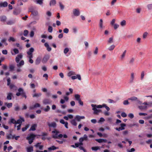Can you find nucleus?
Wrapping results in <instances>:
<instances>
[{
  "label": "nucleus",
  "instance_id": "nucleus-1",
  "mask_svg": "<svg viewBox=\"0 0 152 152\" xmlns=\"http://www.w3.org/2000/svg\"><path fill=\"white\" fill-rule=\"evenodd\" d=\"M85 118V117L84 116H80L79 115H77L75 116L74 119L71 120L70 122L72 125L76 126L77 124L76 122V121H80L81 119Z\"/></svg>",
  "mask_w": 152,
  "mask_h": 152
},
{
  "label": "nucleus",
  "instance_id": "nucleus-2",
  "mask_svg": "<svg viewBox=\"0 0 152 152\" xmlns=\"http://www.w3.org/2000/svg\"><path fill=\"white\" fill-rule=\"evenodd\" d=\"M91 106L92 107V110L94 111V114L95 115H98L99 113L101 112V110H97V108H102L103 106L101 105H97L96 104H91Z\"/></svg>",
  "mask_w": 152,
  "mask_h": 152
},
{
  "label": "nucleus",
  "instance_id": "nucleus-3",
  "mask_svg": "<svg viewBox=\"0 0 152 152\" xmlns=\"http://www.w3.org/2000/svg\"><path fill=\"white\" fill-rule=\"evenodd\" d=\"M18 92L16 93V95L17 96H19L21 95L23 97H24L26 99L27 96L25 93L24 92L23 90L21 88H19L18 89Z\"/></svg>",
  "mask_w": 152,
  "mask_h": 152
},
{
  "label": "nucleus",
  "instance_id": "nucleus-4",
  "mask_svg": "<svg viewBox=\"0 0 152 152\" xmlns=\"http://www.w3.org/2000/svg\"><path fill=\"white\" fill-rule=\"evenodd\" d=\"M35 136L33 134H31L29 136L26 138V140H28V143L29 144H31L33 142Z\"/></svg>",
  "mask_w": 152,
  "mask_h": 152
},
{
  "label": "nucleus",
  "instance_id": "nucleus-5",
  "mask_svg": "<svg viewBox=\"0 0 152 152\" xmlns=\"http://www.w3.org/2000/svg\"><path fill=\"white\" fill-rule=\"evenodd\" d=\"M120 127L115 128V129L118 131L124 130L125 129V127L126 126V124H125L121 123L120 124Z\"/></svg>",
  "mask_w": 152,
  "mask_h": 152
},
{
  "label": "nucleus",
  "instance_id": "nucleus-6",
  "mask_svg": "<svg viewBox=\"0 0 152 152\" xmlns=\"http://www.w3.org/2000/svg\"><path fill=\"white\" fill-rule=\"evenodd\" d=\"M53 133L55 134H53L52 135V137L54 139H57L58 138V134L59 133V132L55 129L54 131H52Z\"/></svg>",
  "mask_w": 152,
  "mask_h": 152
},
{
  "label": "nucleus",
  "instance_id": "nucleus-7",
  "mask_svg": "<svg viewBox=\"0 0 152 152\" xmlns=\"http://www.w3.org/2000/svg\"><path fill=\"white\" fill-rule=\"evenodd\" d=\"M73 13L74 15L75 16H78L80 15V12L78 9H73Z\"/></svg>",
  "mask_w": 152,
  "mask_h": 152
},
{
  "label": "nucleus",
  "instance_id": "nucleus-8",
  "mask_svg": "<svg viewBox=\"0 0 152 152\" xmlns=\"http://www.w3.org/2000/svg\"><path fill=\"white\" fill-rule=\"evenodd\" d=\"M34 50L33 48H31L27 52V53L28 55V56H30V58L33 56L32 53L34 51Z\"/></svg>",
  "mask_w": 152,
  "mask_h": 152
},
{
  "label": "nucleus",
  "instance_id": "nucleus-9",
  "mask_svg": "<svg viewBox=\"0 0 152 152\" xmlns=\"http://www.w3.org/2000/svg\"><path fill=\"white\" fill-rule=\"evenodd\" d=\"M47 124L50 128L52 127L54 128H55L57 126L55 122H53L51 123L48 122Z\"/></svg>",
  "mask_w": 152,
  "mask_h": 152
},
{
  "label": "nucleus",
  "instance_id": "nucleus-10",
  "mask_svg": "<svg viewBox=\"0 0 152 152\" xmlns=\"http://www.w3.org/2000/svg\"><path fill=\"white\" fill-rule=\"evenodd\" d=\"M50 58V56L49 55H45L43 58L42 62L43 63L45 64L46 63L48 60Z\"/></svg>",
  "mask_w": 152,
  "mask_h": 152
},
{
  "label": "nucleus",
  "instance_id": "nucleus-11",
  "mask_svg": "<svg viewBox=\"0 0 152 152\" xmlns=\"http://www.w3.org/2000/svg\"><path fill=\"white\" fill-rule=\"evenodd\" d=\"M21 12L20 9L19 8L15 9L13 12V14L15 15L19 14Z\"/></svg>",
  "mask_w": 152,
  "mask_h": 152
},
{
  "label": "nucleus",
  "instance_id": "nucleus-12",
  "mask_svg": "<svg viewBox=\"0 0 152 152\" xmlns=\"http://www.w3.org/2000/svg\"><path fill=\"white\" fill-rule=\"evenodd\" d=\"M24 121L25 120L23 118L20 117L19 119L16 121V124H19L21 125L23 122H24Z\"/></svg>",
  "mask_w": 152,
  "mask_h": 152
},
{
  "label": "nucleus",
  "instance_id": "nucleus-13",
  "mask_svg": "<svg viewBox=\"0 0 152 152\" xmlns=\"http://www.w3.org/2000/svg\"><path fill=\"white\" fill-rule=\"evenodd\" d=\"M43 104H49L51 102V101L49 99H45L43 101Z\"/></svg>",
  "mask_w": 152,
  "mask_h": 152
},
{
  "label": "nucleus",
  "instance_id": "nucleus-14",
  "mask_svg": "<svg viewBox=\"0 0 152 152\" xmlns=\"http://www.w3.org/2000/svg\"><path fill=\"white\" fill-rule=\"evenodd\" d=\"M8 6V3L6 1H4V2H0V7H6Z\"/></svg>",
  "mask_w": 152,
  "mask_h": 152
},
{
  "label": "nucleus",
  "instance_id": "nucleus-15",
  "mask_svg": "<svg viewBox=\"0 0 152 152\" xmlns=\"http://www.w3.org/2000/svg\"><path fill=\"white\" fill-rule=\"evenodd\" d=\"M95 140L99 143L102 142H106L107 141L106 139H96Z\"/></svg>",
  "mask_w": 152,
  "mask_h": 152
},
{
  "label": "nucleus",
  "instance_id": "nucleus-16",
  "mask_svg": "<svg viewBox=\"0 0 152 152\" xmlns=\"http://www.w3.org/2000/svg\"><path fill=\"white\" fill-rule=\"evenodd\" d=\"M71 78L73 80H75L77 78L79 80H81V76L80 75H77L76 76H73L71 77Z\"/></svg>",
  "mask_w": 152,
  "mask_h": 152
},
{
  "label": "nucleus",
  "instance_id": "nucleus-17",
  "mask_svg": "<svg viewBox=\"0 0 152 152\" xmlns=\"http://www.w3.org/2000/svg\"><path fill=\"white\" fill-rule=\"evenodd\" d=\"M30 11L31 12L32 14L34 16H36L38 14V12L37 10H32L30 9Z\"/></svg>",
  "mask_w": 152,
  "mask_h": 152
},
{
  "label": "nucleus",
  "instance_id": "nucleus-18",
  "mask_svg": "<svg viewBox=\"0 0 152 152\" xmlns=\"http://www.w3.org/2000/svg\"><path fill=\"white\" fill-rule=\"evenodd\" d=\"M7 18L5 16H2L0 17V20L2 22H5Z\"/></svg>",
  "mask_w": 152,
  "mask_h": 152
},
{
  "label": "nucleus",
  "instance_id": "nucleus-19",
  "mask_svg": "<svg viewBox=\"0 0 152 152\" xmlns=\"http://www.w3.org/2000/svg\"><path fill=\"white\" fill-rule=\"evenodd\" d=\"M134 78V73L133 72H132L131 73V77L130 80V83H132L133 82Z\"/></svg>",
  "mask_w": 152,
  "mask_h": 152
},
{
  "label": "nucleus",
  "instance_id": "nucleus-20",
  "mask_svg": "<svg viewBox=\"0 0 152 152\" xmlns=\"http://www.w3.org/2000/svg\"><path fill=\"white\" fill-rule=\"evenodd\" d=\"M8 123L10 124H16V121L14 118H11L9 121Z\"/></svg>",
  "mask_w": 152,
  "mask_h": 152
},
{
  "label": "nucleus",
  "instance_id": "nucleus-21",
  "mask_svg": "<svg viewBox=\"0 0 152 152\" xmlns=\"http://www.w3.org/2000/svg\"><path fill=\"white\" fill-rule=\"evenodd\" d=\"M41 61V58L38 57L36 59L35 61V64L37 65L39 64L40 62Z\"/></svg>",
  "mask_w": 152,
  "mask_h": 152
},
{
  "label": "nucleus",
  "instance_id": "nucleus-22",
  "mask_svg": "<svg viewBox=\"0 0 152 152\" xmlns=\"http://www.w3.org/2000/svg\"><path fill=\"white\" fill-rule=\"evenodd\" d=\"M56 4V0H51L50 2V6H54Z\"/></svg>",
  "mask_w": 152,
  "mask_h": 152
},
{
  "label": "nucleus",
  "instance_id": "nucleus-23",
  "mask_svg": "<svg viewBox=\"0 0 152 152\" xmlns=\"http://www.w3.org/2000/svg\"><path fill=\"white\" fill-rule=\"evenodd\" d=\"M12 93H10L7 94V99L8 100H11L12 99Z\"/></svg>",
  "mask_w": 152,
  "mask_h": 152
},
{
  "label": "nucleus",
  "instance_id": "nucleus-24",
  "mask_svg": "<svg viewBox=\"0 0 152 152\" xmlns=\"http://www.w3.org/2000/svg\"><path fill=\"white\" fill-rule=\"evenodd\" d=\"M4 105L6 106L8 108H10L12 107V103H8L7 102H5Z\"/></svg>",
  "mask_w": 152,
  "mask_h": 152
},
{
  "label": "nucleus",
  "instance_id": "nucleus-25",
  "mask_svg": "<svg viewBox=\"0 0 152 152\" xmlns=\"http://www.w3.org/2000/svg\"><path fill=\"white\" fill-rule=\"evenodd\" d=\"M37 126L36 124H34L29 129V131H35L36 130V127Z\"/></svg>",
  "mask_w": 152,
  "mask_h": 152
},
{
  "label": "nucleus",
  "instance_id": "nucleus-26",
  "mask_svg": "<svg viewBox=\"0 0 152 152\" xmlns=\"http://www.w3.org/2000/svg\"><path fill=\"white\" fill-rule=\"evenodd\" d=\"M27 152H32L33 151V147L30 146L27 148Z\"/></svg>",
  "mask_w": 152,
  "mask_h": 152
},
{
  "label": "nucleus",
  "instance_id": "nucleus-27",
  "mask_svg": "<svg viewBox=\"0 0 152 152\" xmlns=\"http://www.w3.org/2000/svg\"><path fill=\"white\" fill-rule=\"evenodd\" d=\"M41 95L42 94L40 93H35L32 96L33 97H37L41 96Z\"/></svg>",
  "mask_w": 152,
  "mask_h": 152
},
{
  "label": "nucleus",
  "instance_id": "nucleus-28",
  "mask_svg": "<svg viewBox=\"0 0 152 152\" xmlns=\"http://www.w3.org/2000/svg\"><path fill=\"white\" fill-rule=\"evenodd\" d=\"M10 88L11 89H12L13 88H14L15 90H16L17 89V87L14 85L13 84H11L9 85Z\"/></svg>",
  "mask_w": 152,
  "mask_h": 152
},
{
  "label": "nucleus",
  "instance_id": "nucleus-29",
  "mask_svg": "<svg viewBox=\"0 0 152 152\" xmlns=\"http://www.w3.org/2000/svg\"><path fill=\"white\" fill-rule=\"evenodd\" d=\"M75 97L76 100L78 101L80 99V96L78 94H76L75 95Z\"/></svg>",
  "mask_w": 152,
  "mask_h": 152
},
{
  "label": "nucleus",
  "instance_id": "nucleus-30",
  "mask_svg": "<svg viewBox=\"0 0 152 152\" xmlns=\"http://www.w3.org/2000/svg\"><path fill=\"white\" fill-rule=\"evenodd\" d=\"M58 148V147H56L55 146L53 145V146H51V147L49 148H48V149L49 150H56V149H57Z\"/></svg>",
  "mask_w": 152,
  "mask_h": 152
},
{
  "label": "nucleus",
  "instance_id": "nucleus-31",
  "mask_svg": "<svg viewBox=\"0 0 152 152\" xmlns=\"http://www.w3.org/2000/svg\"><path fill=\"white\" fill-rule=\"evenodd\" d=\"M15 23V21L12 20H10L7 21V24L8 25H11Z\"/></svg>",
  "mask_w": 152,
  "mask_h": 152
},
{
  "label": "nucleus",
  "instance_id": "nucleus-32",
  "mask_svg": "<svg viewBox=\"0 0 152 152\" xmlns=\"http://www.w3.org/2000/svg\"><path fill=\"white\" fill-rule=\"evenodd\" d=\"M148 35V33L147 32H145L143 34L142 37L144 39H145Z\"/></svg>",
  "mask_w": 152,
  "mask_h": 152
},
{
  "label": "nucleus",
  "instance_id": "nucleus-33",
  "mask_svg": "<svg viewBox=\"0 0 152 152\" xmlns=\"http://www.w3.org/2000/svg\"><path fill=\"white\" fill-rule=\"evenodd\" d=\"M24 64V61L23 60H21L20 61V62L17 64V66L19 67L23 65Z\"/></svg>",
  "mask_w": 152,
  "mask_h": 152
},
{
  "label": "nucleus",
  "instance_id": "nucleus-34",
  "mask_svg": "<svg viewBox=\"0 0 152 152\" xmlns=\"http://www.w3.org/2000/svg\"><path fill=\"white\" fill-rule=\"evenodd\" d=\"M40 143H38L36 145H35V146L36 147H39V149L40 150L42 149L43 146L42 145H40Z\"/></svg>",
  "mask_w": 152,
  "mask_h": 152
},
{
  "label": "nucleus",
  "instance_id": "nucleus-35",
  "mask_svg": "<svg viewBox=\"0 0 152 152\" xmlns=\"http://www.w3.org/2000/svg\"><path fill=\"white\" fill-rule=\"evenodd\" d=\"M115 45H112L108 48V50L110 51L113 50L115 48Z\"/></svg>",
  "mask_w": 152,
  "mask_h": 152
},
{
  "label": "nucleus",
  "instance_id": "nucleus-36",
  "mask_svg": "<svg viewBox=\"0 0 152 152\" xmlns=\"http://www.w3.org/2000/svg\"><path fill=\"white\" fill-rule=\"evenodd\" d=\"M147 107L145 105H141L139 107V108L141 110L146 109Z\"/></svg>",
  "mask_w": 152,
  "mask_h": 152
},
{
  "label": "nucleus",
  "instance_id": "nucleus-37",
  "mask_svg": "<svg viewBox=\"0 0 152 152\" xmlns=\"http://www.w3.org/2000/svg\"><path fill=\"white\" fill-rule=\"evenodd\" d=\"M129 100H131L132 101H136L137 99V98L136 97L133 96L128 99Z\"/></svg>",
  "mask_w": 152,
  "mask_h": 152
},
{
  "label": "nucleus",
  "instance_id": "nucleus-38",
  "mask_svg": "<svg viewBox=\"0 0 152 152\" xmlns=\"http://www.w3.org/2000/svg\"><path fill=\"white\" fill-rule=\"evenodd\" d=\"M43 110L45 112H48L50 110V107L48 105L47 106L46 108H44Z\"/></svg>",
  "mask_w": 152,
  "mask_h": 152
},
{
  "label": "nucleus",
  "instance_id": "nucleus-39",
  "mask_svg": "<svg viewBox=\"0 0 152 152\" xmlns=\"http://www.w3.org/2000/svg\"><path fill=\"white\" fill-rule=\"evenodd\" d=\"M29 126V124H28L26 125L25 127L23 128L22 129L23 132H24L26 131L27 129L28 128Z\"/></svg>",
  "mask_w": 152,
  "mask_h": 152
},
{
  "label": "nucleus",
  "instance_id": "nucleus-40",
  "mask_svg": "<svg viewBox=\"0 0 152 152\" xmlns=\"http://www.w3.org/2000/svg\"><path fill=\"white\" fill-rule=\"evenodd\" d=\"M126 52V50H125L123 52L121 56V59H123L125 57Z\"/></svg>",
  "mask_w": 152,
  "mask_h": 152
},
{
  "label": "nucleus",
  "instance_id": "nucleus-41",
  "mask_svg": "<svg viewBox=\"0 0 152 152\" xmlns=\"http://www.w3.org/2000/svg\"><path fill=\"white\" fill-rule=\"evenodd\" d=\"M15 68L13 64H11L9 66V69L10 71H12L14 70Z\"/></svg>",
  "mask_w": 152,
  "mask_h": 152
},
{
  "label": "nucleus",
  "instance_id": "nucleus-42",
  "mask_svg": "<svg viewBox=\"0 0 152 152\" xmlns=\"http://www.w3.org/2000/svg\"><path fill=\"white\" fill-rule=\"evenodd\" d=\"M147 7L148 10H152V4H148Z\"/></svg>",
  "mask_w": 152,
  "mask_h": 152
},
{
  "label": "nucleus",
  "instance_id": "nucleus-43",
  "mask_svg": "<svg viewBox=\"0 0 152 152\" xmlns=\"http://www.w3.org/2000/svg\"><path fill=\"white\" fill-rule=\"evenodd\" d=\"M91 148L92 150L94 151H96L99 149V147L98 146L92 147Z\"/></svg>",
  "mask_w": 152,
  "mask_h": 152
},
{
  "label": "nucleus",
  "instance_id": "nucleus-44",
  "mask_svg": "<svg viewBox=\"0 0 152 152\" xmlns=\"http://www.w3.org/2000/svg\"><path fill=\"white\" fill-rule=\"evenodd\" d=\"M78 147L80 150L83 151L84 152H86V150L82 146H79Z\"/></svg>",
  "mask_w": 152,
  "mask_h": 152
},
{
  "label": "nucleus",
  "instance_id": "nucleus-45",
  "mask_svg": "<svg viewBox=\"0 0 152 152\" xmlns=\"http://www.w3.org/2000/svg\"><path fill=\"white\" fill-rule=\"evenodd\" d=\"M113 42V38L112 37L110 38L107 41V42L108 44H110Z\"/></svg>",
  "mask_w": 152,
  "mask_h": 152
},
{
  "label": "nucleus",
  "instance_id": "nucleus-46",
  "mask_svg": "<svg viewBox=\"0 0 152 152\" xmlns=\"http://www.w3.org/2000/svg\"><path fill=\"white\" fill-rule=\"evenodd\" d=\"M28 34V31L27 30H25L23 32V35L25 36L26 37L27 36Z\"/></svg>",
  "mask_w": 152,
  "mask_h": 152
},
{
  "label": "nucleus",
  "instance_id": "nucleus-47",
  "mask_svg": "<svg viewBox=\"0 0 152 152\" xmlns=\"http://www.w3.org/2000/svg\"><path fill=\"white\" fill-rule=\"evenodd\" d=\"M8 41L10 42L11 41L14 42L15 41V39L13 37H10L8 39Z\"/></svg>",
  "mask_w": 152,
  "mask_h": 152
},
{
  "label": "nucleus",
  "instance_id": "nucleus-48",
  "mask_svg": "<svg viewBox=\"0 0 152 152\" xmlns=\"http://www.w3.org/2000/svg\"><path fill=\"white\" fill-rule=\"evenodd\" d=\"M120 24L122 26H125L126 24V21L124 20H123L121 22Z\"/></svg>",
  "mask_w": 152,
  "mask_h": 152
},
{
  "label": "nucleus",
  "instance_id": "nucleus-49",
  "mask_svg": "<svg viewBox=\"0 0 152 152\" xmlns=\"http://www.w3.org/2000/svg\"><path fill=\"white\" fill-rule=\"evenodd\" d=\"M99 26L101 28H102L103 27V20L102 19L100 20Z\"/></svg>",
  "mask_w": 152,
  "mask_h": 152
},
{
  "label": "nucleus",
  "instance_id": "nucleus-50",
  "mask_svg": "<svg viewBox=\"0 0 152 152\" xmlns=\"http://www.w3.org/2000/svg\"><path fill=\"white\" fill-rule=\"evenodd\" d=\"M14 110L16 111H18L20 110V107L18 105L15 106L14 108Z\"/></svg>",
  "mask_w": 152,
  "mask_h": 152
},
{
  "label": "nucleus",
  "instance_id": "nucleus-51",
  "mask_svg": "<svg viewBox=\"0 0 152 152\" xmlns=\"http://www.w3.org/2000/svg\"><path fill=\"white\" fill-rule=\"evenodd\" d=\"M69 48H65L64 51V52L65 54H66L69 51Z\"/></svg>",
  "mask_w": 152,
  "mask_h": 152
},
{
  "label": "nucleus",
  "instance_id": "nucleus-52",
  "mask_svg": "<svg viewBox=\"0 0 152 152\" xmlns=\"http://www.w3.org/2000/svg\"><path fill=\"white\" fill-rule=\"evenodd\" d=\"M53 28L52 26H49L48 28V31L50 33H51L53 31Z\"/></svg>",
  "mask_w": 152,
  "mask_h": 152
},
{
  "label": "nucleus",
  "instance_id": "nucleus-53",
  "mask_svg": "<svg viewBox=\"0 0 152 152\" xmlns=\"http://www.w3.org/2000/svg\"><path fill=\"white\" fill-rule=\"evenodd\" d=\"M27 57L29 58V62L31 64H32L33 63V60L32 59L33 58V56H32L31 58H30V56H27Z\"/></svg>",
  "mask_w": 152,
  "mask_h": 152
},
{
  "label": "nucleus",
  "instance_id": "nucleus-54",
  "mask_svg": "<svg viewBox=\"0 0 152 152\" xmlns=\"http://www.w3.org/2000/svg\"><path fill=\"white\" fill-rule=\"evenodd\" d=\"M20 137L19 136H15V135H14L12 136V139H13L15 138L16 140H17L18 139V138Z\"/></svg>",
  "mask_w": 152,
  "mask_h": 152
},
{
  "label": "nucleus",
  "instance_id": "nucleus-55",
  "mask_svg": "<svg viewBox=\"0 0 152 152\" xmlns=\"http://www.w3.org/2000/svg\"><path fill=\"white\" fill-rule=\"evenodd\" d=\"M144 72L143 71L141 73V79L142 80L144 77Z\"/></svg>",
  "mask_w": 152,
  "mask_h": 152
},
{
  "label": "nucleus",
  "instance_id": "nucleus-56",
  "mask_svg": "<svg viewBox=\"0 0 152 152\" xmlns=\"http://www.w3.org/2000/svg\"><path fill=\"white\" fill-rule=\"evenodd\" d=\"M75 72H69L68 73V75L69 76H70L72 75H75Z\"/></svg>",
  "mask_w": 152,
  "mask_h": 152
},
{
  "label": "nucleus",
  "instance_id": "nucleus-57",
  "mask_svg": "<svg viewBox=\"0 0 152 152\" xmlns=\"http://www.w3.org/2000/svg\"><path fill=\"white\" fill-rule=\"evenodd\" d=\"M84 140H87L88 139V136L87 135L85 134L84 135L83 137H82Z\"/></svg>",
  "mask_w": 152,
  "mask_h": 152
},
{
  "label": "nucleus",
  "instance_id": "nucleus-58",
  "mask_svg": "<svg viewBox=\"0 0 152 152\" xmlns=\"http://www.w3.org/2000/svg\"><path fill=\"white\" fill-rule=\"evenodd\" d=\"M121 116L124 117V118H125V117H126L127 116V115L125 113V112H122L121 113Z\"/></svg>",
  "mask_w": 152,
  "mask_h": 152
},
{
  "label": "nucleus",
  "instance_id": "nucleus-59",
  "mask_svg": "<svg viewBox=\"0 0 152 152\" xmlns=\"http://www.w3.org/2000/svg\"><path fill=\"white\" fill-rule=\"evenodd\" d=\"M34 31H31L30 34V37H33L34 35Z\"/></svg>",
  "mask_w": 152,
  "mask_h": 152
},
{
  "label": "nucleus",
  "instance_id": "nucleus-60",
  "mask_svg": "<svg viewBox=\"0 0 152 152\" xmlns=\"http://www.w3.org/2000/svg\"><path fill=\"white\" fill-rule=\"evenodd\" d=\"M123 103V104L125 105H128L129 104V103L128 102V100H124V101Z\"/></svg>",
  "mask_w": 152,
  "mask_h": 152
},
{
  "label": "nucleus",
  "instance_id": "nucleus-61",
  "mask_svg": "<svg viewBox=\"0 0 152 152\" xmlns=\"http://www.w3.org/2000/svg\"><path fill=\"white\" fill-rule=\"evenodd\" d=\"M103 106L104 107H105L106 108V109L107 110L109 111L110 110V108L109 107H108L106 106V105L105 104H103Z\"/></svg>",
  "mask_w": 152,
  "mask_h": 152
},
{
  "label": "nucleus",
  "instance_id": "nucleus-62",
  "mask_svg": "<svg viewBox=\"0 0 152 152\" xmlns=\"http://www.w3.org/2000/svg\"><path fill=\"white\" fill-rule=\"evenodd\" d=\"M128 116L131 118H133L134 117V115L132 113H130L128 114Z\"/></svg>",
  "mask_w": 152,
  "mask_h": 152
},
{
  "label": "nucleus",
  "instance_id": "nucleus-63",
  "mask_svg": "<svg viewBox=\"0 0 152 152\" xmlns=\"http://www.w3.org/2000/svg\"><path fill=\"white\" fill-rule=\"evenodd\" d=\"M46 15L49 17H50L52 15L51 12L50 11H48L46 12Z\"/></svg>",
  "mask_w": 152,
  "mask_h": 152
},
{
  "label": "nucleus",
  "instance_id": "nucleus-64",
  "mask_svg": "<svg viewBox=\"0 0 152 152\" xmlns=\"http://www.w3.org/2000/svg\"><path fill=\"white\" fill-rule=\"evenodd\" d=\"M128 132L127 130H125L124 131L122 132V134L123 135H125L128 134Z\"/></svg>",
  "mask_w": 152,
  "mask_h": 152
}]
</instances>
